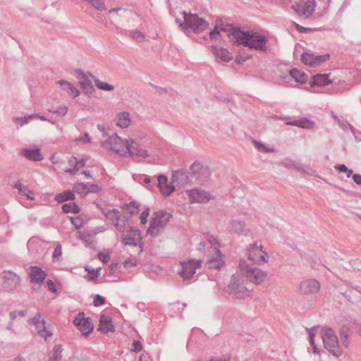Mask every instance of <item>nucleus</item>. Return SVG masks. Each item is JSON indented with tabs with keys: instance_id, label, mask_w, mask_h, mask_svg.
Masks as SVG:
<instances>
[{
	"instance_id": "obj_40",
	"label": "nucleus",
	"mask_w": 361,
	"mask_h": 361,
	"mask_svg": "<svg viewBox=\"0 0 361 361\" xmlns=\"http://www.w3.org/2000/svg\"><path fill=\"white\" fill-rule=\"evenodd\" d=\"M125 212L126 214L133 215L139 212V209L135 203H130L126 205Z\"/></svg>"
},
{
	"instance_id": "obj_25",
	"label": "nucleus",
	"mask_w": 361,
	"mask_h": 361,
	"mask_svg": "<svg viewBox=\"0 0 361 361\" xmlns=\"http://www.w3.org/2000/svg\"><path fill=\"white\" fill-rule=\"evenodd\" d=\"M59 84L62 90L65 91L69 96L75 98L80 94V91L74 87L72 84L66 80H59L56 82Z\"/></svg>"
},
{
	"instance_id": "obj_51",
	"label": "nucleus",
	"mask_w": 361,
	"mask_h": 361,
	"mask_svg": "<svg viewBox=\"0 0 361 361\" xmlns=\"http://www.w3.org/2000/svg\"><path fill=\"white\" fill-rule=\"evenodd\" d=\"M47 288L49 290H51V292H56V290H57V285L56 283H54L51 280H48L47 281Z\"/></svg>"
},
{
	"instance_id": "obj_22",
	"label": "nucleus",
	"mask_w": 361,
	"mask_h": 361,
	"mask_svg": "<svg viewBox=\"0 0 361 361\" xmlns=\"http://www.w3.org/2000/svg\"><path fill=\"white\" fill-rule=\"evenodd\" d=\"M47 274L38 267H31L29 271V277L32 283H42L46 279Z\"/></svg>"
},
{
	"instance_id": "obj_47",
	"label": "nucleus",
	"mask_w": 361,
	"mask_h": 361,
	"mask_svg": "<svg viewBox=\"0 0 361 361\" xmlns=\"http://www.w3.org/2000/svg\"><path fill=\"white\" fill-rule=\"evenodd\" d=\"M148 216H149V209H147L146 210L143 211L140 216V224L142 225H145L147 221Z\"/></svg>"
},
{
	"instance_id": "obj_32",
	"label": "nucleus",
	"mask_w": 361,
	"mask_h": 361,
	"mask_svg": "<svg viewBox=\"0 0 361 361\" xmlns=\"http://www.w3.org/2000/svg\"><path fill=\"white\" fill-rule=\"evenodd\" d=\"M245 226L243 221L234 220L231 223L229 230L232 233L240 234L244 231Z\"/></svg>"
},
{
	"instance_id": "obj_57",
	"label": "nucleus",
	"mask_w": 361,
	"mask_h": 361,
	"mask_svg": "<svg viewBox=\"0 0 361 361\" xmlns=\"http://www.w3.org/2000/svg\"><path fill=\"white\" fill-rule=\"evenodd\" d=\"M13 188L18 189L19 190V192L21 193L25 187H23L20 182H17L13 185Z\"/></svg>"
},
{
	"instance_id": "obj_4",
	"label": "nucleus",
	"mask_w": 361,
	"mask_h": 361,
	"mask_svg": "<svg viewBox=\"0 0 361 361\" xmlns=\"http://www.w3.org/2000/svg\"><path fill=\"white\" fill-rule=\"evenodd\" d=\"M239 269L241 274L255 285L262 284L265 281L268 276L266 271L257 267H251L245 261L240 262Z\"/></svg>"
},
{
	"instance_id": "obj_49",
	"label": "nucleus",
	"mask_w": 361,
	"mask_h": 361,
	"mask_svg": "<svg viewBox=\"0 0 361 361\" xmlns=\"http://www.w3.org/2000/svg\"><path fill=\"white\" fill-rule=\"evenodd\" d=\"M87 188L90 192H98L101 190V187L97 184H87Z\"/></svg>"
},
{
	"instance_id": "obj_44",
	"label": "nucleus",
	"mask_w": 361,
	"mask_h": 361,
	"mask_svg": "<svg viewBox=\"0 0 361 361\" xmlns=\"http://www.w3.org/2000/svg\"><path fill=\"white\" fill-rule=\"evenodd\" d=\"M254 145L259 151H260L262 152H274L273 149H269V147H266L265 145H264L257 141H254Z\"/></svg>"
},
{
	"instance_id": "obj_23",
	"label": "nucleus",
	"mask_w": 361,
	"mask_h": 361,
	"mask_svg": "<svg viewBox=\"0 0 361 361\" xmlns=\"http://www.w3.org/2000/svg\"><path fill=\"white\" fill-rule=\"evenodd\" d=\"M158 186L162 195L165 196L169 195L175 189L171 183L169 181L167 177L163 175L158 177Z\"/></svg>"
},
{
	"instance_id": "obj_62",
	"label": "nucleus",
	"mask_w": 361,
	"mask_h": 361,
	"mask_svg": "<svg viewBox=\"0 0 361 361\" xmlns=\"http://www.w3.org/2000/svg\"><path fill=\"white\" fill-rule=\"evenodd\" d=\"M247 59H248V57H245L244 59H241L240 57H237L235 60H236V61H237L238 63H242L243 61H245V60H247Z\"/></svg>"
},
{
	"instance_id": "obj_36",
	"label": "nucleus",
	"mask_w": 361,
	"mask_h": 361,
	"mask_svg": "<svg viewBox=\"0 0 361 361\" xmlns=\"http://www.w3.org/2000/svg\"><path fill=\"white\" fill-rule=\"evenodd\" d=\"M73 190L75 192L81 195H86L89 193L87 184L77 183L74 185Z\"/></svg>"
},
{
	"instance_id": "obj_58",
	"label": "nucleus",
	"mask_w": 361,
	"mask_h": 361,
	"mask_svg": "<svg viewBox=\"0 0 361 361\" xmlns=\"http://www.w3.org/2000/svg\"><path fill=\"white\" fill-rule=\"evenodd\" d=\"M336 169H338L341 172H347L348 171V168L344 164L340 165L338 166H336Z\"/></svg>"
},
{
	"instance_id": "obj_7",
	"label": "nucleus",
	"mask_w": 361,
	"mask_h": 361,
	"mask_svg": "<svg viewBox=\"0 0 361 361\" xmlns=\"http://www.w3.org/2000/svg\"><path fill=\"white\" fill-rule=\"evenodd\" d=\"M182 16L184 21L180 23V25L185 29H191L194 32H201L208 27V23L196 14L183 12Z\"/></svg>"
},
{
	"instance_id": "obj_61",
	"label": "nucleus",
	"mask_w": 361,
	"mask_h": 361,
	"mask_svg": "<svg viewBox=\"0 0 361 361\" xmlns=\"http://www.w3.org/2000/svg\"><path fill=\"white\" fill-rule=\"evenodd\" d=\"M139 361H148V358L146 355H145L144 354H142L140 356Z\"/></svg>"
},
{
	"instance_id": "obj_38",
	"label": "nucleus",
	"mask_w": 361,
	"mask_h": 361,
	"mask_svg": "<svg viewBox=\"0 0 361 361\" xmlns=\"http://www.w3.org/2000/svg\"><path fill=\"white\" fill-rule=\"evenodd\" d=\"M317 331H318L317 329H315V328L311 329L309 331L310 341L313 348L314 353H318V352H319L316 347L315 341H314V338H315L316 334H317Z\"/></svg>"
},
{
	"instance_id": "obj_54",
	"label": "nucleus",
	"mask_w": 361,
	"mask_h": 361,
	"mask_svg": "<svg viewBox=\"0 0 361 361\" xmlns=\"http://www.w3.org/2000/svg\"><path fill=\"white\" fill-rule=\"evenodd\" d=\"M61 255V246H57L55 249V251L54 252L53 257H57Z\"/></svg>"
},
{
	"instance_id": "obj_28",
	"label": "nucleus",
	"mask_w": 361,
	"mask_h": 361,
	"mask_svg": "<svg viewBox=\"0 0 361 361\" xmlns=\"http://www.w3.org/2000/svg\"><path fill=\"white\" fill-rule=\"evenodd\" d=\"M5 279L4 286L5 287H16L20 283V277L13 272L5 273L4 276Z\"/></svg>"
},
{
	"instance_id": "obj_33",
	"label": "nucleus",
	"mask_w": 361,
	"mask_h": 361,
	"mask_svg": "<svg viewBox=\"0 0 361 361\" xmlns=\"http://www.w3.org/2000/svg\"><path fill=\"white\" fill-rule=\"evenodd\" d=\"M75 199V195L73 191L71 190H66L60 194H58L55 197L56 201H57L59 203H62L66 200H74Z\"/></svg>"
},
{
	"instance_id": "obj_13",
	"label": "nucleus",
	"mask_w": 361,
	"mask_h": 361,
	"mask_svg": "<svg viewBox=\"0 0 361 361\" xmlns=\"http://www.w3.org/2000/svg\"><path fill=\"white\" fill-rule=\"evenodd\" d=\"M186 195L190 203H207L213 198L208 192L197 188L187 190Z\"/></svg>"
},
{
	"instance_id": "obj_3",
	"label": "nucleus",
	"mask_w": 361,
	"mask_h": 361,
	"mask_svg": "<svg viewBox=\"0 0 361 361\" xmlns=\"http://www.w3.org/2000/svg\"><path fill=\"white\" fill-rule=\"evenodd\" d=\"M102 145L105 149L113 151L119 156L126 157L128 156L132 147V139H124L117 135H112Z\"/></svg>"
},
{
	"instance_id": "obj_24",
	"label": "nucleus",
	"mask_w": 361,
	"mask_h": 361,
	"mask_svg": "<svg viewBox=\"0 0 361 361\" xmlns=\"http://www.w3.org/2000/svg\"><path fill=\"white\" fill-rule=\"evenodd\" d=\"M115 123L121 128H128L131 123L130 114L127 111L119 112L115 118Z\"/></svg>"
},
{
	"instance_id": "obj_59",
	"label": "nucleus",
	"mask_w": 361,
	"mask_h": 361,
	"mask_svg": "<svg viewBox=\"0 0 361 361\" xmlns=\"http://www.w3.org/2000/svg\"><path fill=\"white\" fill-rule=\"evenodd\" d=\"M295 27L296 29L300 31V32H305L306 30V29L300 25H299L298 24H295Z\"/></svg>"
},
{
	"instance_id": "obj_63",
	"label": "nucleus",
	"mask_w": 361,
	"mask_h": 361,
	"mask_svg": "<svg viewBox=\"0 0 361 361\" xmlns=\"http://www.w3.org/2000/svg\"><path fill=\"white\" fill-rule=\"evenodd\" d=\"M120 9H116V8H114V9H111L109 11V13L110 15H113L114 13H117Z\"/></svg>"
},
{
	"instance_id": "obj_35",
	"label": "nucleus",
	"mask_w": 361,
	"mask_h": 361,
	"mask_svg": "<svg viewBox=\"0 0 361 361\" xmlns=\"http://www.w3.org/2000/svg\"><path fill=\"white\" fill-rule=\"evenodd\" d=\"M62 209L64 213H78L80 211L79 207L76 204L75 202H69L67 204H64L62 206Z\"/></svg>"
},
{
	"instance_id": "obj_19",
	"label": "nucleus",
	"mask_w": 361,
	"mask_h": 361,
	"mask_svg": "<svg viewBox=\"0 0 361 361\" xmlns=\"http://www.w3.org/2000/svg\"><path fill=\"white\" fill-rule=\"evenodd\" d=\"M20 154L32 161H41L44 159L39 148H24L20 150Z\"/></svg>"
},
{
	"instance_id": "obj_46",
	"label": "nucleus",
	"mask_w": 361,
	"mask_h": 361,
	"mask_svg": "<svg viewBox=\"0 0 361 361\" xmlns=\"http://www.w3.org/2000/svg\"><path fill=\"white\" fill-rule=\"evenodd\" d=\"M21 194L25 195L27 199L32 200H34L35 197V192L25 187L23 188V190L22 191Z\"/></svg>"
},
{
	"instance_id": "obj_48",
	"label": "nucleus",
	"mask_w": 361,
	"mask_h": 361,
	"mask_svg": "<svg viewBox=\"0 0 361 361\" xmlns=\"http://www.w3.org/2000/svg\"><path fill=\"white\" fill-rule=\"evenodd\" d=\"M142 349V345L141 343L138 341H135L132 344L131 351L133 352H140Z\"/></svg>"
},
{
	"instance_id": "obj_5",
	"label": "nucleus",
	"mask_w": 361,
	"mask_h": 361,
	"mask_svg": "<svg viewBox=\"0 0 361 361\" xmlns=\"http://www.w3.org/2000/svg\"><path fill=\"white\" fill-rule=\"evenodd\" d=\"M122 240L125 246L132 247V255L140 254L142 252V236L137 229H127L122 235Z\"/></svg>"
},
{
	"instance_id": "obj_56",
	"label": "nucleus",
	"mask_w": 361,
	"mask_h": 361,
	"mask_svg": "<svg viewBox=\"0 0 361 361\" xmlns=\"http://www.w3.org/2000/svg\"><path fill=\"white\" fill-rule=\"evenodd\" d=\"M136 262H132V261H126L124 262V267L126 268H130V267H135L136 266Z\"/></svg>"
},
{
	"instance_id": "obj_64",
	"label": "nucleus",
	"mask_w": 361,
	"mask_h": 361,
	"mask_svg": "<svg viewBox=\"0 0 361 361\" xmlns=\"http://www.w3.org/2000/svg\"><path fill=\"white\" fill-rule=\"evenodd\" d=\"M210 361H226V360H222V359H212Z\"/></svg>"
},
{
	"instance_id": "obj_2",
	"label": "nucleus",
	"mask_w": 361,
	"mask_h": 361,
	"mask_svg": "<svg viewBox=\"0 0 361 361\" xmlns=\"http://www.w3.org/2000/svg\"><path fill=\"white\" fill-rule=\"evenodd\" d=\"M228 36L231 41L238 44L262 51L267 50V39L258 33L235 30L228 34Z\"/></svg>"
},
{
	"instance_id": "obj_9",
	"label": "nucleus",
	"mask_w": 361,
	"mask_h": 361,
	"mask_svg": "<svg viewBox=\"0 0 361 361\" xmlns=\"http://www.w3.org/2000/svg\"><path fill=\"white\" fill-rule=\"evenodd\" d=\"M246 255L251 262L258 265L267 263L269 259V255L263 247L256 244L250 245L247 248Z\"/></svg>"
},
{
	"instance_id": "obj_6",
	"label": "nucleus",
	"mask_w": 361,
	"mask_h": 361,
	"mask_svg": "<svg viewBox=\"0 0 361 361\" xmlns=\"http://www.w3.org/2000/svg\"><path fill=\"white\" fill-rule=\"evenodd\" d=\"M319 334L322 337L324 347L336 357L342 354V350L338 344V339L334 331L329 328L322 329Z\"/></svg>"
},
{
	"instance_id": "obj_1",
	"label": "nucleus",
	"mask_w": 361,
	"mask_h": 361,
	"mask_svg": "<svg viewBox=\"0 0 361 361\" xmlns=\"http://www.w3.org/2000/svg\"><path fill=\"white\" fill-rule=\"evenodd\" d=\"M220 247L219 240L213 235L207 236L204 240H201L197 244V249L204 252L207 257V264L209 269H219L224 264Z\"/></svg>"
},
{
	"instance_id": "obj_30",
	"label": "nucleus",
	"mask_w": 361,
	"mask_h": 361,
	"mask_svg": "<svg viewBox=\"0 0 361 361\" xmlns=\"http://www.w3.org/2000/svg\"><path fill=\"white\" fill-rule=\"evenodd\" d=\"M286 124L307 129L312 128L314 126V123L313 121L306 118H302L294 121L287 122Z\"/></svg>"
},
{
	"instance_id": "obj_42",
	"label": "nucleus",
	"mask_w": 361,
	"mask_h": 361,
	"mask_svg": "<svg viewBox=\"0 0 361 361\" xmlns=\"http://www.w3.org/2000/svg\"><path fill=\"white\" fill-rule=\"evenodd\" d=\"M71 220L72 224L75 226V228L77 229L82 227V226L85 224L84 219L80 216L75 217V218H71Z\"/></svg>"
},
{
	"instance_id": "obj_26",
	"label": "nucleus",
	"mask_w": 361,
	"mask_h": 361,
	"mask_svg": "<svg viewBox=\"0 0 361 361\" xmlns=\"http://www.w3.org/2000/svg\"><path fill=\"white\" fill-rule=\"evenodd\" d=\"M331 83V80L329 79V75L328 74H317L313 76L312 81L311 82V86H326Z\"/></svg>"
},
{
	"instance_id": "obj_50",
	"label": "nucleus",
	"mask_w": 361,
	"mask_h": 361,
	"mask_svg": "<svg viewBox=\"0 0 361 361\" xmlns=\"http://www.w3.org/2000/svg\"><path fill=\"white\" fill-rule=\"evenodd\" d=\"M33 116H30L28 118H16L14 119V122L16 123L20 124L21 126L25 123L29 122V119L32 118Z\"/></svg>"
},
{
	"instance_id": "obj_27",
	"label": "nucleus",
	"mask_w": 361,
	"mask_h": 361,
	"mask_svg": "<svg viewBox=\"0 0 361 361\" xmlns=\"http://www.w3.org/2000/svg\"><path fill=\"white\" fill-rule=\"evenodd\" d=\"M212 51L214 54L223 61H229L233 59L232 54H231L227 49L224 48L213 47Z\"/></svg>"
},
{
	"instance_id": "obj_41",
	"label": "nucleus",
	"mask_w": 361,
	"mask_h": 361,
	"mask_svg": "<svg viewBox=\"0 0 361 361\" xmlns=\"http://www.w3.org/2000/svg\"><path fill=\"white\" fill-rule=\"evenodd\" d=\"M131 37L137 42H143L145 39V35L139 30H133L131 32Z\"/></svg>"
},
{
	"instance_id": "obj_21",
	"label": "nucleus",
	"mask_w": 361,
	"mask_h": 361,
	"mask_svg": "<svg viewBox=\"0 0 361 361\" xmlns=\"http://www.w3.org/2000/svg\"><path fill=\"white\" fill-rule=\"evenodd\" d=\"M98 331L104 334L114 332L115 331L112 319L109 316L106 314H101Z\"/></svg>"
},
{
	"instance_id": "obj_10",
	"label": "nucleus",
	"mask_w": 361,
	"mask_h": 361,
	"mask_svg": "<svg viewBox=\"0 0 361 361\" xmlns=\"http://www.w3.org/2000/svg\"><path fill=\"white\" fill-rule=\"evenodd\" d=\"M171 217V214L168 212L164 211L156 212L150 221L147 233L151 235L157 234L154 231L164 228L168 224Z\"/></svg>"
},
{
	"instance_id": "obj_37",
	"label": "nucleus",
	"mask_w": 361,
	"mask_h": 361,
	"mask_svg": "<svg viewBox=\"0 0 361 361\" xmlns=\"http://www.w3.org/2000/svg\"><path fill=\"white\" fill-rule=\"evenodd\" d=\"M94 82L97 87H98L101 90L110 92L114 90V85H110L106 82L102 81L99 79H96L94 80Z\"/></svg>"
},
{
	"instance_id": "obj_11",
	"label": "nucleus",
	"mask_w": 361,
	"mask_h": 361,
	"mask_svg": "<svg viewBox=\"0 0 361 361\" xmlns=\"http://www.w3.org/2000/svg\"><path fill=\"white\" fill-rule=\"evenodd\" d=\"M316 2L314 0L299 1L292 6L293 10L300 17L309 18L314 11Z\"/></svg>"
},
{
	"instance_id": "obj_18",
	"label": "nucleus",
	"mask_w": 361,
	"mask_h": 361,
	"mask_svg": "<svg viewBox=\"0 0 361 361\" xmlns=\"http://www.w3.org/2000/svg\"><path fill=\"white\" fill-rule=\"evenodd\" d=\"M329 58V54L314 56V54L310 53H304L302 54L300 60L304 64L307 66L316 67L319 66L321 63L327 61Z\"/></svg>"
},
{
	"instance_id": "obj_43",
	"label": "nucleus",
	"mask_w": 361,
	"mask_h": 361,
	"mask_svg": "<svg viewBox=\"0 0 361 361\" xmlns=\"http://www.w3.org/2000/svg\"><path fill=\"white\" fill-rule=\"evenodd\" d=\"M221 32H226L225 30H224V29L222 27H220L219 26H216L214 30L210 32V37L212 39H217L218 37H217V35H219L220 37H221Z\"/></svg>"
},
{
	"instance_id": "obj_39",
	"label": "nucleus",
	"mask_w": 361,
	"mask_h": 361,
	"mask_svg": "<svg viewBox=\"0 0 361 361\" xmlns=\"http://www.w3.org/2000/svg\"><path fill=\"white\" fill-rule=\"evenodd\" d=\"M50 161L52 163V167L54 171L60 170V164L62 161L60 160L59 156L56 154H54L50 157Z\"/></svg>"
},
{
	"instance_id": "obj_20",
	"label": "nucleus",
	"mask_w": 361,
	"mask_h": 361,
	"mask_svg": "<svg viewBox=\"0 0 361 361\" xmlns=\"http://www.w3.org/2000/svg\"><path fill=\"white\" fill-rule=\"evenodd\" d=\"M34 322L36 325L35 330L41 337L44 338L45 340H47L48 338L51 336V333L47 330V327L45 326V321L41 314H38L35 316L34 318Z\"/></svg>"
},
{
	"instance_id": "obj_53",
	"label": "nucleus",
	"mask_w": 361,
	"mask_h": 361,
	"mask_svg": "<svg viewBox=\"0 0 361 361\" xmlns=\"http://www.w3.org/2000/svg\"><path fill=\"white\" fill-rule=\"evenodd\" d=\"M104 299L102 298L100 295H97L94 299V303L96 306L101 305L104 304Z\"/></svg>"
},
{
	"instance_id": "obj_29",
	"label": "nucleus",
	"mask_w": 361,
	"mask_h": 361,
	"mask_svg": "<svg viewBox=\"0 0 361 361\" xmlns=\"http://www.w3.org/2000/svg\"><path fill=\"white\" fill-rule=\"evenodd\" d=\"M106 216L110 219L118 230L121 229L122 226H119V221H121V214L117 209H110L106 212ZM121 221H123L121 220Z\"/></svg>"
},
{
	"instance_id": "obj_8",
	"label": "nucleus",
	"mask_w": 361,
	"mask_h": 361,
	"mask_svg": "<svg viewBox=\"0 0 361 361\" xmlns=\"http://www.w3.org/2000/svg\"><path fill=\"white\" fill-rule=\"evenodd\" d=\"M178 265V274L184 280H188L192 277L197 269L201 267L202 261L200 259L180 261Z\"/></svg>"
},
{
	"instance_id": "obj_15",
	"label": "nucleus",
	"mask_w": 361,
	"mask_h": 361,
	"mask_svg": "<svg viewBox=\"0 0 361 361\" xmlns=\"http://www.w3.org/2000/svg\"><path fill=\"white\" fill-rule=\"evenodd\" d=\"M152 155L150 145H142L132 140V147L130 149V157L146 159Z\"/></svg>"
},
{
	"instance_id": "obj_14",
	"label": "nucleus",
	"mask_w": 361,
	"mask_h": 361,
	"mask_svg": "<svg viewBox=\"0 0 361 361\" xmlns=\"http://www.w3.org/2000/svg\"><path fill=\"white\" fill-rule=\"evenodd\" d=\"M238 276H233L231 283L229 286V293L238 299L245 298L250 295L249 290L243 284L238 283Z\"/></svg>"
},
{
	"instance_id": "obj_55",
	"label": "nucleus",
	"mask_w": 361,
	"mask_h": 361,
	"mask_svg": "<svg viewBox=\"0 0 361 361\" xmlns=\"http://www.w3.org/2000/svg\"><path fill=\"white\" fill-rule=\"evenodd\" d=\"M353 180L358 185H361V175L355 174L353 176Z\"/></svg>"
},
{
	"instance_id": "obj_12",
	"label": "nucleus",
	"mask_w": 361,
	"mask_h": 361,
	"mask_svg": "<svg viewBox=\"0 0 361 361\" xmlns=\"http://www.w3.org/2000/svg\"><path fill=\"white\" fill-rule=\"evenodd\" d=\"M85 166L83 160L71 157L60 164V171L65 173L75 174Z\"/></svg>"
},
{
	"instance_id": "obj_45",
	"label": "nucleus",
	"mask_w": 361,
	"mask_h": 361,
	"mask_svg": "<svg viewBox=\"0 0 361 361\" xmlns=\"http://www.w3.org/2000/svg\"><path fill=\"white\" fill-rule=\"evenodd\" d=\"M98 258L104 263H107L110 260V252L109 251L101 252L98 254Z\"/></svg>"
},
{
	"instance_id": "obj_34",
	"label": "nucleus",
	"mask_w": 361,
	"mask_h": 361,
	"mask_svg": "<svg viewBox=\"0 0 361 361\" xmlns=\"http://www.w3.org/2000/svg\"><path fill=\"white\" fill-rule=\"evenodd\" d=\"M62 348L61 346H56L49 355V361H60L61 359Z\"/></svg>"
},
{
	"instance_id": "obj_52",
	"label": "nucleus",
	"mask_w": 361,
	"mask_h": 361,
	"mask_svg": "<svg viewBox=\"0 0 361 361\" xmlns=\"http://www.w3.org/2000/svg\"><path fill=\"white\" fill-rule=\"evenodd\" d=\"M76 140L82 142V143H90L91 142L90 138L87 134H85L76 138Z\"/></svg>"
},
{
	"instance_id": "obj_17",
	"label": "nucleus",
	"mask_w": 361,
	"mask_h": 361,
	"mask_svg": "<svg viewBox=\"0 0 361 361\" xmlns=\"http://www.w3.org/2000/svg\"><path fill=\"white\" fill-rule=\"evenodd\" d=\"M73 323L83 335H87L93 330V324L88 317H85L84 313H79L75 318Z\"/></svg>"
},
{
	"instance_id": "obj_31",
	"label": "nucleus",
	"mask_w": 361,
	"mask_h": 361,
	"mask_svg": "<svg viewBox=\"0 0 361 361\" xmlns=\"http://www.w3.org/2000/svg\"><path fill=\"white\" fill-rule=\"evenodd\" d=\"M290 75L297 82H300L301 84L305 83L307 80V76L306 74L298 69H293L290 71Z\"/></svg>"
},
{
	"instance_id": "obj_60",
	"label": "nucleus",
	"mask_w": 361,
	"mask_h": 361,
	"mask_svg": "<svg viewBox=\"0 0 361 361\" xmlns=\"http://www.w3.org/2000/svg\"><path fill=\"white\" fill-rule=\"evenodd\" d=\"M88 85H89V83L87 81H81L80 82V85L85 90L87 89Z\"/></svg>"
},
{
	"instance_id": "obj_16",
	"label": "nucleus",
	"mask_w": 361,
	"mask_h": 361,
	"mask_svg": "<svg viewBox=\"0 0 361 361\" xmlns=\"http://www.w3.org/2000/svg\"><path fill=\"white\" fill-rule=\"evenodd\" d=\"M300 293L309 295L317 293L320 290V283L313 279H305L300 283Z\"/></svg>"
}]
</instances>
